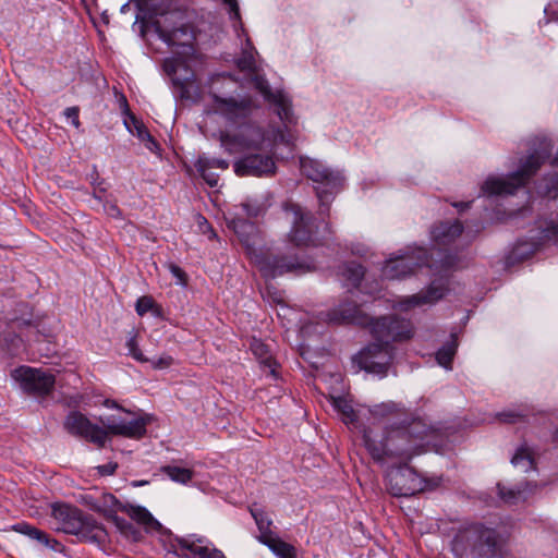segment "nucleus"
<instances>
[{
  "label": "nucleus",
  "instance_id": "16",
  "mask_svg": "<svg viewBox=\"0 0 558 558\" xmlns=\"http://www.w3.org/2000/svg\"><path fill=\"white\" fill-rule=\"evenodd\" d=\"M255 87L264 96L265 100L275 107L276 113L287 129L288 124L293 122L289 96L282 90L272 92L268 82L262 76H256Z\"/></svg>",
  "mask_w": 558,
  "mask_h": 558
},
{
  "label": "nucleus",
  "instance_id": "8",
  "mask_svg": "<svg viewBox=\"0 0 558 558\" xmlns=\"http://www.w3.org/2000/svg\"><path fill=\"white\" fill-rule=\"evenodd\" d=\"M496 532L482 524L470 525L457 533L452 551L457 558H489L495 555Z\"/></svg>",
  "mask_w": 558,
  "mask_h": 558
},
{
  "label": "nucleus",
  "instance_id": "23",
  "mask_svg": "<svg viewBox=\"0 0 558 558\" xmlns=\"http://www.w3.org/2000/svg\"><path fill=\"white\" fill-rule=\"evenodd\" d=\"M250 348L259 363L267 367L272 376H276L277 363L272 359L268 347L262 340L253 338Z\"/></svg>",
  "mask_w": 558,
  "mask_h": 558
},
{
  "label": "nucleus",
  "instance_id": "2",
  "mask_svg": "<svg viewBox=\"0 0 558 558\" xmlns=\"http://www.w3.org/2000/svg\"><path fill=\"white\" fill-rule=\"evenodd\" d=\"M362 433L364 446L374 461L396 465L386 475L391 495L408 497L422 490L420 476L408 463L433 445L436 433L433 426L417 416L395 423L379 434L371 428H364Z\"/></svg>",
  "mask_w": 558,
  "mask_h": 558
},
{
  "label": "nucleus",
  "instance_id": "37",
  "mask_svg": "<svg viewBox=\"0 0 558 558\" xmlns=\"http://www.w3.org/2000/svg\"><path fill=\"white\" fill-rule=\"evenodd\" d=\"M155 302L151 296H141L136 301L135 310L140 316H144L150 310H153Z\"/></svg>",
  "mask_w": 558,
  "mask_h": 558
},
{
  "label": "nucleus",
  "instance_id": "6",
  "mask_svg": "<svg viewBox=\"0 0 558 558\" xmlns=\"http://www.w3.org/2000/svg\"><path fill=\"white\" fill-rule=\"evenodd\" d=\"M553 149L551 142L542 138L534 144L532 151L524 158L520 159L519 167L515 171L507 177L489 175L482 184V193L487 196L512 195L514 192L523 187L530 178L536 173L543 162L550 156Z\"/></svg>",
  "mask_w": 558,
  "mask_h": 558
},
{
  "label": "nucleus",
  "instance_id": "48",
  "mask_svg": "<svg viewBox=\"0 0 558 558\" xmlns=\"http://www.w3.org/2000/svg\"><path fill=\"white\" fill-rule=\"evenodd\" d=\"M146 143V147L150 150V151H156L158 146L157 147H154L153 144H150L149 142H145Z\"/></svg>",
  "mask_w": 558,
  "mask_h": 558
},
{
  "label": "nucleus",
  "instance_id": "7",
  "mask_svg": "<svg viewBox=\"0 0 558 558\" xmlns=\"http://www.w3.org/2000/svg\"><path fill=\"white\" fill-rule=\"evenodd\" d=\"M441 256L438 262H428L426 251L423 247H407L393 253L385 262L381 268V276L385 279H404L423 267L433 270L435 278H444L448 282L447 272L456 267V259L452 255L440 253L442 247L436 246Z\"/></svg>",
  "mask_w": 558,
  "mask_h": 558
},
{
  "label": "nucleus",
  "instance_id": "25",
  "mask_svg": "<svg viewBox=\"0 0 558 558\" xmlns=\"http://www.w3.org/2000/svg\"><path fill=\"white\" fill-rule=\"evenodd\" d=\"M498 493L500 498L508 505H517L521 501H525L532 488L530 484H525L524 487L517 486L514 488H506L505 486L498 485Z\"/></svg>",
  "mask_w": 558,
  "mask_h": 558
},
{
  "label": "nucleus",
  "instance_id": "13",
  "mask_svg": "<svg viewBox=\"0 0 558 558\" xmlns=\"http://www.w3.org/2000/svg\"><path fill=\"white\" fill-rule=\"evenodd\" d=\"M122 412L124 415H109L100 418L107 433L134 439L143 437L146 433L148 420L143 416H135L125 410H122Z\"/></svg>",
  "mask_w": 558,
  "mask_h": 558
},
{
  "label": "nucleus",
  "instance_id": "33",
  "mask_svg": "<svg viewBox=\"0 0 558 558\" xmlns=\"http://www.w3.org/2000/svg\"><path fill=\"white\" fill-rule=\"evenodd\" d=\"M537 223L542 233V239L553 241L558 244V216L549 220H539Z\"/></svg>",
  "mask_w": 558,
  "mask_h": 558
},
{
  "label": "nucleus",
  "instance_id": "30",
  "mask_svg": "<svg viewBox=\"0 0 558 558\" xmlns=\"http://www.w3.org/2000/svg\"><path fill=\"white\" fill-rule=\"evenodd\" d=\"M511 463L524 472L534 469V459L531 448L526 445L520 446L513 454Z\"/></svg>",
  "mask_w": 558,
  "mask_h": 558
},
{
  "label": "nucleus",
  "instance_id": "15",
  "mask_svg": "<svg viewBox=\"0 0 558 558\" xmlns=\"http://www.w3.org/2000/svg\"><path fill=\"white\" fill-rule=\"evenodd\" d=\"M64 428L72 435L84 438L101 448L108 440L105 428L92 423L84 414L77 411L69 413L64 421Z\"/></svg>",
  "mask_w": 558,
  "mask_h": 558
},
{
  "label": "nucleus",
  "instance_id": "29",
  "mask_svg": "<svg viewBox=\"0 0 558 558\" xmlns=\"http://www.w3.org/2000/svg\"><path fill=\"white\" fill-rule=\"evenodd\" d=\"M268 548L278 557V558H295L294 547L283 541H281L276 535L266 538L263 542Z\"/></svg>",
  "mask_w": 558,
  "mask_h": 558
},
{
  "label": "nucleus",
  "instance_id": "10",
  "mask_svg": "<svg viewBox=\"0 0 558 558\" xmlns=\"http://www.w3.org/2000/svg\"><path fill=\"white\" fill-rule=\"evenodd\" d=\"M284 214L287 219L292 223L289 239L294 245L310 246L318 244L315 238L317 226L314 223V219L310 213L305 211L298 204L289 203L284 205Z\"/></svg>",
  "mask_w": 558,
  "mask_h": 558
},
{
  "label": "nucleus",
  "instance_id": "35",
  "mask_svg": "<svg viewBox=\"0 0 558 558\" xmlns=\"http://www.w3.org/2000/svg\"><path fill=\"white\" fill-rule=\"evenodd\" d=\"M126 348L129 351V355H131L137 362H141V363L148 362V359L143 354V352L138 348L137 340H136L135 336H132L128 339Z\"/></svg>",
  "mask_w": 558,
  "mask_h": 558
},
{
  "label": "nucleus",
  "instance_id": "38",
  "mask_svg": "<svg viewBox=\"0 0 558 558\" xmlns=\"http://www.w3.org/2000/svg\"><path fill=\"white\" fill-rule=\"evenodd\" d=\"M155 369H165L172 365L173 359L170 355H162L156 360H148Z\"/></svg>",
  "mask_w": 558,
  "mask_h": 558
},
{
  "label": "nucleus",
  "instance_id": "14",
  "mask_svg": "<svg viewBox=\"0 0 558 558\" xmlns=\"http://www.w3.org/2000/svg\"><path fill=\"white\" fill-rule=\"evenodd\" d=\"M225 5L228 7L230 20L233 22V28L236 36L244 37V44L242 45V54L238 59L236 64L240 70L247 72H256L257 65L255 54L257 53L251 39L248 38L246 31L244 29L241 21L240 8L236 0H220Z\"/></svg>",
  "mask_w": 558,
  "mask_h": 558
},
{
  "label": "nucleus",
  "instance_id": "36",
  "mask_svg": "<svg viewBox=\"0 0 558 558\" xmlns=\"http://www.w3.org/2000/svg\"><path fill=\"white\" fill-rule=\"evenodd\" d=\"M500 422L504 423H517L522 421L526 413L524 411L507 410L497 414Z\"/></svg>",
  "mask_w": 558,
  "mask_h": 558
},
{
  "label": "nucleus",
  "instance_id": "17",
  "mask_svg": "<svg viewBox=\"0 0 558 558\" xmlns=\"http://www.w3.org/2000/svg\"><path fill=\"white\" fill-rule=\"evenodd\" d=\"M52 515L59 521V529L64 533L80 535L84 534L86 521L83 513L75 507L65 504L52 506Z\"/></svg>",
  "mask_w": 558,
  "mask_h": 558
},
{
  "label": "nucleus",
  "instance_id": "51",
  "mask_svg": "<svg viewBox=\"0 0 558 558\" xmlns=\"http://www.w3.org/2000/svg\"><path fill=\"white\" fill-rule=\"evenodd\" d=\"M199 218L203 220V222H204L205 225H207V221H206L205 217H199Z\"/></svg>",
  "mask_w": 558,
  "mask_h": 558
},
{
  "label": "nucleus",
  "instance_id": "4",
  "mask_svg": "<svg viewBox=\"0 0 558 558\" xmlns=\"http://www.w3.org/2000/svg\"><path fill=\"white\" fill-rule=\"evenodd\" d=\"M325 320L331 324H355L369 327L371 333L377 340L359 352L353 362L360 369L384 377L392 360L390 341L408 340L413 336L410 320L398 319L395 316L373 319L364 314L352 302H343L326 314Z\"/></svg>",
  "mask_w": 558,
  "mask_h": 558
},
{
  "label": "nucleus",
  "instance_id": "52",
  "mask_svg": "<svg viewBox=\"0 0 558 558\" xmlns=\"http://www.w3.org/2000/svg\"><path fill=\"white\" fill-rule=\"evenodd\" d=\"M365 292L368 293V294H372L373 290H368V291H365Z\"/></svg>",
  "mask_w": 558,
  "mask_h": 558
},
{
  "label": "nucleus",
  "instance_id": "21",
  "mask_svg": "<svg viewBox=\"0 0 558 558\" xmlns=\"http://www.w3.org/2000/svg\"><path fill=\"white\" fill-rule=\"evenodd\" d=\"M87 500V504L93 510L108 517L121 511V507L124 506V504H121L116 496L110 493H104L98 497L88 496Z\"/></svg>",
  "mask_w": 558,
  "mask_h": 558
},
{
  "label": "nucleus",
  "instance_id": "1",
  "mask_svg": "<svg viewBox=\"0 0 558 558\" xmlns=\"http://www.w3.org/2000/svg\"><path fill=\"white\" fill-rule=\"evenodd\" d=\"M209 112L219 116L227 126L220 132V143L229 154H245L236 159L233 169L239 177H271L276 173L274 159L277 144L289 145L291 136L281 129L264 130L252 121L256 105L251 96L223 97L214 94Z\"/></svg>",
  "mask_w": 558,
  "mask_h": 558
},
{
  "label": "nucleus",
  "instance_id": "27",
  "mask_svg": "<svg viewBox=\"0 0 558 558\" xmlns=\"http://www.w3.org/2000/svg\"><path fill=\"white\" fill-rule=\"evenodd\" d=\"M13 529L16 532L27 535L32 539H36L40 544H44L45 546L50 547L52 549H54L56 545H58V542L56 539L49 538L48 534H46L45 532L40 531L39 529H37L28 523H25V522L17 523L13 526Z\"/></svg>",
  "mask_w": 558,
  "mask_h": 558
},
{
  "label": "nucleus",
  "instance_id": "24",
  "mask_svg": "<svg viewBox=\"0 0 558 558\" xmlns=\"http://www.w3.org/2000/svg\"><path fill=\"white\" fill-rule=\"evenodd\" d=\"M368 413L374 420H384L400 416L404 408L393 401H387L368 408Z\"/></svg>",
  "mask_w": 558,
  "mask_h": 558
},
{
  "label": "nucleus",
  "instance_id": "26",
  "mask_svg": "<svg viewBox=\"0 0 558 558\" xmlns=\"http://www.w3.org/2000/svg\"><path fill=\"white\" fill-rule=\"evenodd\" d=\"M339 275L341 276V280L343 286L353 288H360L361 280L364 276V268L355 263H348L342 265L339 268Z\"/></svg>",
  "mask_w": 558,
  "mask_h": 558
},
{
  "label": "nucleus",
  "instance_id": "45",
  "mask_svg": "<svg viewBox=\"0 0 558 558\" xmlns=\"http://www.w3.org/2000/svg\"><path fill=\"white\" fill-rule=\"evenodd\" d=\"M105 211L111 217L120 216V209L118 208V206L116 204H106Z\"/></svg>",
  "mask_w": 558,
  "mask_h": 558
},
{
  "label": "nucleus",
  "instance_id": "22",
  "mask_svg": "<svg viewBox=\"0 0 558 558\" xmlns=\"http://www.w3.org/2000/svg\"><path fill=\"white\" fill-rule=\"evenodd\" d=\"M331 404L333 409L341 415V420L345 425H351L353 428L359 427L357 423L361 410L355 411L350 401L342 397L332 398Z\"/></svg>",
  "mask_w": 558,
  "mask_h": 558
},
{
  "label": "nucleus",
  "instance_id": "50",
  "mask_svg": "<svg viewBox=\"0 0 558 558\" xmlns=\"http://www.w3.org/2000/svg\"><path fill=\"white\" fill-rule=\"evenodd\" d=\"M454 206L458 207V208H466L469 205L464 204V203H461V204H454Z\"/></svg>",
  "mask_w": 558,
  "mask_h": 558
},
{
  "label": "nucleus",
  "instance_id": "40",
  "mask_svg": "<svg viewBox=\"0 0 558 558\" xmlns=\"http://www.w3.org/2000/svg\"><path fill=\"white\" fill-rule=\"evenodd\" d=\"M170 271L173 275V277L177 278V283L181 286L186 284V275L185 272L177 265H170Z\"/></svg>",
  "mask_w": 558,
  "mask_h": 558
},
{
  "label": "nucleus",
  "instance_id": "32",
  "mask_svg": "<svg viewBox=\"0 0 558 558\" xmlns=\"http://www.w3.org/2000/svg\"><path fill=\"white\" fill-rule=\"evenodd\" d=\"M161 471L173 482L186 484L193 477V471L178 465H166Z\"/></svg>",
  "mask_w": 558,
  "mask_h": 558
},
{
  "label": "nucleus",
  "instance_id": "34",
  "mask_svg": "<svg viewBox=\"0 0 558 558\" xmlns=\"http://www.w3.org/2000/svg\"><path fill=\"white\" fill-rule=\"evenodd\" d=\"M206 163L203 157L198 158L196 162L197 171L209 186L215 187L218 185L219 178L217 174L210 172V168H208Z\"/></svg>",
  "mask_w": 558,
  "mask_h": 558
},
{
  "label": "nucleus",
  "instance_id": "5",
  "mask_svg": "<svg viewBox=\"0 0 558 558\" xmlns=\"http://www.w3.org/2000/svg\"><path fill=\"white\" fill-rule=\"evenodd\" d=\"M230 227L245 246L251 260L265 278H276L287 272H303L312 269L308 264L300 262L296 257L268 256L258 252L256 245L259 243V233L253 222L236 218L230 222Z\"/></svg>",
  "mask_w": 558,
  "mask_h": 558
},
{
  "label": "nucleus",
  "instance_id": "53",
  "mask_svg": "<svg viewBox=\"0 0 558 558\" xmlns=\"http://www.w3.org/2000/svg\"><path fill=\"white\" fill-rule=\"evenodd\" d=\"M556 438L558 439V429H557V433H556Z\"/></svg>",
  "mask_w": 558,
  "mask_h": 558
},
{
  "label": "nucleus",
  "instance_id": "11",
  "mask_svg": "<svg viewBox=\"0 0 558 558\" xmlns=\"http://www.w3.org/2000/svg\"><path fill=\"white\" fill-rule=\"evenodd\" d=\"M447 293V281L442 277L434 278L428 287L418 293L393 300L391 307L404 313L416 307H429L438 303Z\"/></svg>",
  "mask_w": 558,
  "mask_h": 558
},
{
  "label": "nucleus",
  "instance_id": "28",
  "mask_svg": "<svg viewBox=\"0 0 558 558\" xmlns=\"http://www.w3.org/2000/svg\"><path fill=\"white\" fill-rule=\"evenodd\" d=\"M250 511L259 531V542L263 543L266 541V538L274 536L275 534L270 530L272 521L268 517V514L262 508L258 507H252Z\"/></svg>",
  "mask_w": 558,
  "mask_h": 558
},
{
  "label": "nucleus",
  "instance_id": "44",
  "mask_svg": "<svg viewBox=\"0 0 558 558\" xmlns=\"http://www.w3.org/2000/svg\"><path fill=\"white\" fill-rule=\"evenodd\" d=\"M242 207L248 217H257L263 210L260 206H253L250 203L242 204Z\"/></svg>",
  "mask_w": 558,
  "mask_h": 558
},
{
  "label": "nucleus",
  "instance_id": "12",
  "mask_svg": "<svg viewBox=\"0 0 558 558\" xmlns=\"http://www.w3.org/2000/svg\"><path fill=\"white\" fill-rule=\"evenodd\" d=\"M11 375L24 391L38 396L51 392L56 384L52 373L25 365L15 368Z\"/></svg>",
  "mask_w": 558,
  "mask_h": 558
},
{
  "label": "nucleus",
  "instance_id": "31",
  "mask_svg": "<svg viewBox=\"0 0 558 558\" xmlns=\"http://www.w3.org/2000/svg\"><path fill=\"white\" fill-rule=\"evenodd\" d=\"M457 339L451 336V340L444 344L436 353L437 363L446 369H451V362L457 351Z\"/></svg>",
  "mask_w": 558,
  "mask_h": 558
},
{
  "label": "nucleus",
  "instance_id": "42",
  "mask_svg": "<svg viewBox=\"0 0 558 558\" xmlns=\"http://www.w3.org/2000/svg\"><path fill=\"white\" fill-rule=\"evenodd\" d=\"M205 161L207 162L206 166L210 169L213 168H219V169H228L229 167V163L228 161L223 160V159H219V158H204Z\"/></svg>",
  "mask_w": 558,
  "mask_h": 558
},
{
  "label": "nucleus",
  "instance_id": "3",
  "mask_svg": "<svg viewBox=\"0 0 558 558\" xmlns=\"http://www.w3.org/2000/svg\"><path fill=\"white\" fill-rule=\"evenodd\" d=\"M137 0L140 11L147 10L142 19L147 20L158 37L172 48L173 56L165 59L163 69L172 83L187 97V88L196 81V72L204 65V57L194 47L193 29L182 22V13L169 8L167 0Z\"/></svg>",
  "mask_w": 558,
  "mask_h": 558
},
{
  "label": "nucleus",
  "instance_id": "43",
  "mask_svg": "<svg viewBox=\"0 0 558 558\" xmlns=\"http://www.w3.org/2000/svg\"><path fill=\"white\" fill-rule=\"evenodd\" d=\"M118 468V464L114 462H109L107 464L98 465L97 471L101 476L112 475Z\"/></svg>",
  "mask_w": 558,
  "mask_h": 558
},
{
  "label": "nucleus",
  "instance_id": "41",
  "mask_svg": "<svg viewBox=\"0 0 558 558\" xmlns=\"http://www.w3.org/2000/svg\"><path fill=\"white\" fill-rule=\"evenodd\" d=\"M64 114L75 128L80 126L78 108H76V107L66 108L64 111Z\"/></svg>",
  "mask_w": 558,
  "mask_h": 558
},
{
  "label": "nucleus",
  "instance_id": "39",
  "mask_svg": "<svg viewBox=\"0 0 558 558\" xmlns=\"http://www.w3.org/2000/svg\"><path fill=\"white\" fill-rule=\"evenodd\" d=\"M136 135L141 141L149 142L150 144L154 145V147L158 146L157 142L154 140V137L150 135L148 130L143 124L136 125Z\"/></svg>",
  "mask_w": 558,
  "mask_h": 558
},
{
  "label": "nucleus",
  "instance_id": "49",
  "mask_svg": "<svg viewBox=\"0 0 558 558\" xmlns=\"http://www.w3.org/2000/svg\"><path fill=\"white\" fill-rule=\"evenodd\" d=\"M551 165H555V166H558V153L556 154V156L554 157L553 161H551Z\"/></svg>",
  "mask_w": 558,
  "mask_h": 558
},
{
  "label": "nucleus",
  "instance_id": "47",
  "mask_svg": "<svg viewBox=\"0 0 558 558\" xmlns=\"http://www.w3.org/2000/svg\"><path fill=\"white\" fill-rule=\"evenodd\" d=\"M556 186H558V175H554L551 178V185H547V191L546 192L549 194L553 189H556Z\"/></svg>",
  "mask_w": 558,
  "mask_h": 558
},
{
  "label": "nucleus",
  "instance_id": "9",
  "mask_svg": "<svg viewBox=\"0 0 558 558\" xmlns=\"http://www.w3.org/2000/svg\"><path fill=\"white\" fill-rule=\"evenodd\" d=\"M300 167L304 175L318 184L315 190L320 208L327 206L333 194L338 193L343 185L342 173L339 170H330L322 161L307 157L300 158ZM320 210L325 211V209Z\"/></svg>",
  "mask_w": 558,
  "mask_h": 558
},
{
  "label": "nucleus",
  "instance_id": "18",
  "mask_svg": "<svg viewBox=\"0 0 558 558\" xmlns=\"http://www.w3.org/2000/svg\"><path fill=\"white\" fill-rule=\"evenodd\" d=\"M177 548L182 551H189L198 558H227L225 554L213 546L205 537L192 534L175 539Z\"/></svg>",
  "mask_w": 558,
  "mask_h": 558
},
{
  "label": "nucleus",
  "instance_id": "46",
  "mask_svg": "<svg viewBox=\"0 0 558 558\" xmlns=\"http://www.w3.org/2000/svg\"><path fill=\"white\" fill-rule=\"evenodd\" d=\"M104 405L108 409H120L122 410L114 400L106 399Z\"/></svg>",
  "mask_w": 558,
  "mask_h": 558
},
{
  "label": "nucleus",
  "instance_id": "19",
  "mask_svg": "<svg viewBox=\"0 0 558 558\" xmlns=\"http://www.w3.org/2000/svg\"><path fill=\"white\" fill-rule=\"evenodd\" d=\"M462 231V225L458 220L441 222L432 228L430 240L434 246L446 247L453 243Z\"/></svg>",
  "mask_w": 558,
  "mask_h": 558
},
{
  "label": "nucleus",
  "instance_id": "20",
  "mask_svg": "<svg viewBox=\"0 0 558 558\" xmlns=\"http://www.w3.org/2000/svg\"><path fill=\"white\" fill-rule=\"evenodd\" d=\"M121 512L128 514L133 521L142 525L146 532H159L162 529L160 522L143 506L124 504L121 507Z\"/></svg>",
  "mask_w": 558,
  "mask_h": 558
}]
</instances>
